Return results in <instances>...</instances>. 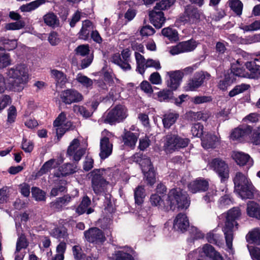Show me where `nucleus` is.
<instances>
[{
	"instance_id": "obj_45",
	"label": "nucleus",
	"mask_w": 260,
	"mask_h": 260,
	"mask_svg": "<svg viewBox=\"0 0 260 260\" xmlns=\"http://www.w3.org/2000/svg\"><path fill=\"white\" fill-rule=\"evenodd\" d=\"M161 33L163 36L168 38L169 40L176 41L178 39L177 31L172 28H164L162 29Z\"/></svg>"
},
{
	"instance_id": "obj_55",
	"label": "nucleus",
	"mask_w": 260,
	"mask_h": 260,
	"mask_svg": "<svg viewBox=\"0 0 260 260\" xmlns=\"http://www.w3.org/2000/svg\"><path fill=\"white\" fill-rule=\"evenodd\" d=\"M246 68L247 71L248 72V75L249 77H247L248 78H255V71H256L257 65L252 62H247L245 63Z\"/></svg>"
},
{
	"instance_id": "obj_24",
	"label": "nucleus",
	"mask_w": 260,
	"mask_h": 260,
	"mask_svg": "<svg viewBox=\"0 0 260 260\" xmlns=\"http://www.w3.org/2000/svg\"><path fill=\"white\" fill-rule=\"evenodd\" d=\"M50 75L54 80L56 85L61 88L68 82L67 75L61 71L52 69L50 70Z\"/></svg>"
},
{
	"instance_id": "obj_16",
	"label": "nucleus",
	"mask_w": 260,
	"mask_h": 260,
	"mask_svg": "<svg viewBox=\"0 0 260 260\" xmlns=\"http://www.w3.org/2000/svg\"><path fill=\"white\" fill-rule=\"evenodd\" d=\"M201 14L197 8L191 5L185 7L182 21L190 24L196 23L200 18Z\"/></svg>"
},
{
	"instance_id": "obj_6",
	"label": "nucleus",
	"mask_w": 260,
	"mask_h": 260,
	"mask_svg": "<svg viewBox=\"0 0 260 260\" xmlns=\"http://www.w3.org/2000/svg\"><path fill=\"white\" fill-rule=\"evenodd\" d=\"M126 116V109L121 105H118L109 112L105 117L104 121L105 123L112 124L115 122L121 121Z\"/></svg>"
},
{
	"instance_id": "obj_14",
	"label": "nucleus",
	"mask_w": 260,
	"mask_h": 260,
	"mask_svg": "<svg viewBox=\"0 0 260 260\" xmlns=\"http://www.w3.org/2000/svg\"><path fill=\"white\" fill-rule=\"evenodd\" d=\"M205 75L203 72L196 73L193 77L189 79L184 86L186 91H194L203 83Z\"/></svg>"
},
{
	"instance_id": "obj_1",
	"label": "nucleus",
	"mask_w": 260,
	"mask_h": 260,
	"mask_svg": "<svg viewBox=\"0 0 260 260\" xmlns=\"http://www.w3.org/2000/svg\"><path fill=\"white\" fill-rule=\"evenodd\" d=\"M150 200L152 205L164 210H168L169 207L172 210L176 208L186 209L190 205L187 193L180 188H173L169 191L166 200L167 205L163 204L160 197L158 194H152Z\"/></svg>"
},
{
	"instance_id": "obj_15",
	"label": "nucleus",
	"mask_w": 260,
	"mask_h": 260,
	"mask_svg": "<svg viewBox=\"0 0 260 260\" xmlns=\"http://www.w3.org/2000/svg\"><path fill=\"white\" fill-rule=\"evenodd\" d=\"M78 196V191L75 190L74 195L66 194L60 198H57L50 204V207L56 211H60L64 206H67L75 196Z\"/></svg>"
},
{
	"instance_id": "obj_38",
	"label": "nucleus",
	"mask_w": 260,
	"mask_h": 260,
	"mask_svg": "<svg viewBox=\"0 0 260 260\" xmlns=\"http://www.w3.org/2000/svg\"><path fill=\"white\" fill-rule=\"evenodd\" d=\"M228 4L231 9L237 15L242 14L243 5L240 0H229Z\"/></svg>"
},
{
	"instance_id": "obj_57",
	"label": "nucleus",
	"mask_w": 260,
	"mask_h": 260,
	"mask_svg": "<svg viewBox=\"0 0 260 260\" xmlns=\"http://www.w3.org/2000/svg\"><path fill=\"white\" fill-rule=\"evenodd\" d=\"M241 28L246 31L260 29V20H256L250 25H244Z\"/></svg>"
},
{
	"instance_id": "obj_2",
	"label": "nucleus",
	"mask_w": 260,
	"mask_h": 260,
	"mask_svg": "<svg viewBox=\"0 0 260 260\" xmlns=\"http://www.w3.org/2000/svg\"><path fill=\"white\" fill-rule=\"evenodd\" d=\"M6 75L10 80L11 87L14 90L20 91L28 80V70L24 64H19L7 70Z\"/></svg>"
},
{
	"instance_id": "obj_30",
	"label": "nucleus",
	"mask_w": 260,
	"mask_h": 260,
	"mask_svg": "<svg viewBox=\"0 0 260 260\" xmlns=\"http://www.w3.org/2000/svg\"><path fill=\"white\" fill-rule=\"evenodd\" d=\"M92 23L88 20H84L82 23V26L79 32V38L84 40H87L89 32L92 30Z\"/></svg>"
},
{
	"instance_id": "obj_54",
	"label": "nucleus",
	"mask_w": 260,
	"mask_h": 260,
	"mask_svg": "<svg viewBox=\"0 0 260 260\" xmlns=\"http://www.w3.org/2000/svg\"><path fill=\"white\" fill-rule=\"evenodd\" d=\"M140 165L141 167L142 172L147 171L149 169L153 168L149 158L144 157L140 160Z\"/></svg>"
},
{
	"instance_id": "obj_4",
	"label": "nucleus",
	"mask_w": 260,
	"mask_h": 260,
	"mask_svg": "<svg viewBox=\"0 0 260 260\" xmlns=\"http://www.w3.org/2000/svg\"><path fill=\"white\" fill-rule=\"evenodd\" d=\"M233 180L236 191L243 199L253 197L254 186L244 174L237 172Z\"/></svg>"
},
{
	"instance_id": "obj_39",
	"label": "nucleus",
	"mask_w": 260,
	"mask_h": 260,
	"mask_svg": "<svg viewBox=\"0 0 260 260\" xmlns=\"http://www.w3.org/2000/svg\"><path fill=\"white\" fill-rule=\"evenodd\" d=\"M66 182L64 180H59L57 185L53 187L50 192V196L56 197L59 193L64 192L66 190Z\"/></svg>"
},
{
	"instance_id": "obj_9",
	"label": "nucleus",
	"mask_w": 260,
	"mask_h": 260,
	"mask_svg": "<svg viewBox=\"0 0 260 260\" xmlns=\"http://www.w3.org/2000/svg\"><path fill=\"white\" fill-rule=\"evenodd\" d=\"M121 55L122 59L119 54H114L111 58V61L117 64L124 71L130 70L131 69V67L129 64L130 51L128 49H124L121 52Z\"/></svg>"
},
{
	"instance_id": "obj_43",
	"label": "nucleus",
	"mask_w": 260,
	"mask_h": 260,
	"mask_svg": "<svg viewBox=\"0 0 260 260\" xmlns=\"http://www.w3.org/2000/svg\"><path fill=\"white\" fill-rule=\"evenodd\" d=\"M175 0H161L156 3L153 9L158 11H162L170 8L173 5Z\"/></svg>"
},
{
	"instance_id": "obj_64",
	"label": "nucleus",
	"mask_w": 260,
	"mask_h": 260,
	"mask_svg": "<svg viewBox=\"0 0 260 260\" xmlns=\"http://www.w3.org/2000/svg\"><path fill=\"white\" fill-rule=\"evenodd\" d=\"M11 103V100L10 96L8 95H3L0 98V111L4 109Z\"/></svg>"
},
{
	"instance_id": "obj_19",
	"label": "nucleus",
	"mask_w": 260,
	"mask_h": 260,
	"mask_svg": "<svg viewBox=\"0 0 260 260\" xmlns=\"http://www.w3.org/2000/svg\"><path fill=\"white\" fill-rule=\"evenodd\" d=\"M208 186L209 183L207 180L203 179H198L190 182L188 185V188L191 193H196L206 191Z\"/></svg>"
},
{
	"instance_id": "obj_27",
	"label": "nucleus",
	"mask_w": 260,
	"mask_h": 260,
	"mask_svg": "<svg viewBox=\"0 0 260 260\" xmlns=\"http://www.w3.org/2000/svg\"><path fill=\"white\" fill-rule=\"evenodd\" d=\"M218 141V138L216 136L208 134L202 139V145L205 149L213 148Z\"/></svg>"
},
{
	"instance_id": "obj_12",
	"label": "nucleus",
	"mask_w": 260,
	"mask_h": 260,
	"mask_svg": "<svg viewBox=\"0 0 260 260\" xmlns=\"http://www.w3.org/2000/svg\"><path fill=\"white\" fill-rule=\"evenodd\" d=\"M62 101L66 104L77 103L83 100V96L77 90L67 89L63 91L60 94Z\"/></svg>"
},
{
	"instance_id": "obj_48",
	"label": "nucleus",
	"mask_w": 260,
	"mask_h": 260,
	"mask_svg": "<svg viewBox=\"0 0 260 260\" xmlns=\"http://www.w3.org/2000/svg\"><path fill=\"white\" fill-rule=\"evenodd\" d=\"M249 87L250 85L246 84H241L240 85H236L230 91L229 95L231 97L234 96L237 94L247 90Z\"/></svg>"
},
{
	"instance_id": "obj_17",
	"label": "nucleus",
	"mask_w": 260,
	"mask_h": 260,
	"mask_svg": "<svg viewBox=\"0 0 260 260\" xmlns=\"http://www.w3.org/2000/svg\"><path fill=\"white\" fill-rule=\"evenodd\" d=\"M169 76L167 81V86L172 90H175L180 85L183 76V73L180 71H170L167 73Z\"/></svg>"
},
{
	"instance_id": "obj_7",
	"label": "nucleus",
	"mask_w": 260,
	"mask_h": 260,
	"mask_svg": "<svg viewBox=\"0 0 260 260\" xmlns=\"http://www.w3.org/2000/svg\"><path fill=\"white\" fill-rule=\"evenodd\" d=\"M92 176V187L94 192L98 194L103 192L106 189L108 182L102 176L100 170H94L90 173Z\"/></svg>"
},
{
	"instance_id": "obj_10",
	"label": "nucleus",
	"mask_w": 260,
	"mask_h": 260,
	"mask_svg": "<svg viewBox=\"0 0 260 260\" xmlns=\"http://www.w3.org/2000/svg\"><path fill=\"white\" fill-rule=\"evenodd\" d=\"M197 46V43L193 40H189L179 43L176 46H173L170 52L174 55L180 53L193 51Z\"/></svg>"
},
{
	"instance_id": "obj_32",
	"label": "nucleus",
	"mask_w": 260,
	"mask_h": 260,
	"mask_svg": "<svg viewBox=\"0 0 260 260\" xmlns=\"http://www.w3.org/2000/svg\"><path fill=\"white\" fill-rule=\"evenodd\" d=\"M246 239L250 243L260 245V229L256 228L249 231L246 236Z\"/></svg>"
},
{
	"instance_id": "obj_61",
	"label": "nucleus",
	"mask_w": 260,
	"mask_h": 260,
	"mask_svg": "<svg viewBox=\"0 0 260 260\" xmlns=\"http://www.w3.org/2000/svg\"><path fill=\"white\" fill-rule=\"evenodd\" d=\"M155 33L154 29L150 25H145L142 27L140 34L143 37L151 36Z\"/></svg>"
},
{
	"instance_id": "obj_49",
	"label": "nucleus",
	"mask_w": 260,
	"mask_h": 260,
	"mask_svg": "<svg viewBox=\"0 0 260 260\" xmlns=\"http://www.w3.org/2000/svg\"><path fill=\"white\" fill-rule=\"evenodd\" d=\"M76 167L71 164H63L60 167V170L62 172V175L66 176L76 172Z\"/></svg>"
},
{
	"instance_id": "obj_56",
	"label": "nucleus",
	"mask_w": 260,
	"mask_h": 260,
	"mask_svg": "<svg viewBox=\"0 0 260 260\" xmlns=\"http://www.w3.org/2000/svg\"><path fill=\"white\" fill-rule=\"evenodd\" d=\"M250 256L253 260H260V248L247 246Z\"/></svg>"
},
{
	"instance_id": "obj_26",
	"label": "nucleus",
	"mask_w": 260,
	"mask_h": 260,
	"mask_svg": "<svg viewBox=\"0 0 260 260\" xmlns=\"http://www.w3.org/2000/svg\"><path fill=\"white\" fill-rule=\"evenodd\" d=\"M138 135L129 131L126 132L123 136V142L125 145L134 149L137 142Z\"/></svg>"
},
{
	"instance_id": "obj_22",
	"label": "nucleus",
	"mask_w": 260,
	"mask_h": 260,
	"mask_svg": "<svg viewBox=\"0 0 260 260\" xmlns=\"http://www.w3.org/2000/svg\"><path fill=\"white\" fill-rule=\"evenodd\" d=\"M251 127L249 125L242 126L235 128L231 133L230 137L233 140H240L251 133Z\"/></svg>"
},
{
	"instance_id": "obj_13",
	"label": "nucleus",
	"mask_w": 260,
	"mask_h": 260,
	"mask_svg": "<svg viewBox=\"0 0 260 260\" xmlns=\"http://www.w3.org/2000/svg\"><path fill=\"white\" fill-rule=\"evenodd\" d=\"M79 141L77 139H74L70 143L67 150V154L70 156H72L74 160L77 161L80 160L85 153V149L79 147Z\"/></svg>"
},
{
	"instance_id": "obj_62",
	"label": "nucleus",
	"mask_w": 260,
	"mask_h": 260,
	"mask_svg": "<svg viewBox=\"0 0 260 260\" xmlns=\"http://www.w3.org/2000/svg\"><path fill=\"white\" fill-rule=\"evenodd\" d=\"M16 115L17 112L15 107L11 106L8 110V121L10 123L14 122Z\"/></svg>"
},
{
	"instance_id": "obj_53",
	"label": "nucleus",
	"mask_w": 260,
	"mask_h": 260,
	"mask_svg": "<svg viewBox=\"0 0 260 260\" xmlns=\"http://www.w3.org/2000/svg\"><path fill=\"white\" fill-rule=\"evenodd\" d=\"M234 81V79L230 77L229 74L225 75V78L223 80L220 81L218 84V87L220 89L224 90Z\"/></svg>"
},
{
	"instance_id": "obj_33",
	"label": "nucleus",
	"mask_w": 260,
	"mask_h": 260,
	"mask_svg": "<svg viewBox=\"0 0 260 260\" xmlns=\"http://www.w3.org/2000/svg\"><path fill=\"white\" fill-rule=\"evenodd\" d=\"M56 160L55 159H50V160L45 162L42 166L40 170L36 173L35 177L36 178L39 177L43 175L46 174L51 169L56 167Z\"/></svg>"
},
{
	"instance_id": "obj_36",
	"label": "nucleus",
	"mask_w": 260,
	"mask_h": 260,
	"mask_svg": "<svg viewBox=\"0 0 260 260\" xmlns=\"http://www.w3.org/2000/svg\"><path fill=\"white\" fill-rule=\"evenodd\" d=\"M45 3V0H36L27 4L21 6L20 9L22 12H30L37 9L40 5L44 4Z\"/></svg>"
},
{
	"instance_id": "obj_52",
	"label": "nucleus",
	"mask_w": 260,
	"mask_h": 260,
	"mask_svg": "<svg viewBox=\"0 0 260 260\" xmlns=\"http://www.w3.org/2000/svg\"><path fill=\"white\" fill-rule=\"evenodd\" d=\"M143 172L146 177L147 183L150 185H153L155 182V174L154 168H150L147 171Z\"/></svg>"
},
{
	"instance_id": "obj_29",
	"label": "nucleus",
	"mask_w": 260,
	"mask_h": 260,
	"mask_svg": "<svg viewBox=\"0 0 260 260\" xmlns=\"http://www.w3.org/2000/svg\"><path fill=\"white\" fill-rule=\"evenodd\" d=\"M247 214L252 217L260 219V206L254 202H249L247 205Z\"/></svg>"
},
{
	"instance_id": "obj_46",
	"label": "nucleus",
	"mask_w": 260,
	"mask_h": 260,
	"mask_svg": "<svg viewBox=\"0 0 260 260\" xmlns=\"http://www.w3.org/2000/svg\"><path fill=\"white\" fill-rule=\"evenodd\" d=\"M11 64L10 56L0 48V69L6 68Z\"/></svg>"
},
{
	"instance_id": "obj_25",
	"label": "nucleus",
	"mask_w": 260,
	"mask_h": 260,
	"mask_svg": "<svg viewBox=\"0 0 260 260\" xmlns=\"http://www.w3.org/2000/svg\"><path fill=\"white\" fill-rule=\"evenodd\" d=\"M128 251V252L122 250L117 251L109 257V260H134V250L129 249Z\"/></svg>"
},
{
	"instance_id": "obj_50",
	"label": "nucleus",
	"mask_w": 260,
	"mask_h": 260,
	"mask_svg": "<svg viewBox=\"0 0 260 260\" xmlns=\"http://www.w3.org/2000/svg\"><path fill=\"white\" fill-rule=\"evenodd\" d=\"M28 242L27 241L26 237L23 234H21L18 238L16 242V250L21 251L25 249L28 246Z\"/></svg>"
},
{
	"instance_id": "obj_35",
	"label": "nucleus",
	"mask_w": 260,
	"mask_h": 260,
	"mask_svg": "<svg viewBox=\"0 0 260 260\" xmlns=\"http://www.w3.org/2000/svg\"><path fill=\"white\" fill-rule=\"evenodd\" d=\"M145 196V191L143 186L139 185L135 188L134 197L136 204L141 205L143 202Z\"/></svg>"
},
{
	"instance_id": "obj_20",
	"label": "nucleus",
	"mask_w": 260,
	"mask_h": 260,
	"mask_svg": "<svg viewBox=\"0 0 260 260\" xmlns=\"http://www.w3.org/2000/svg\"><path fill=\"white\" fill-rule=\"evenodd\" d=\"M149 16L151 23L156 28L161 27L166 21L164 14L162 11H158L153 9L149 12Z\"/></svg>"
},
{
	"instance_id": "obj_34",
	"label": "nucleus",
	"mask_w": 260,
	"mask_h": 260,
	"mask_svg": "<svg viewBox=\"0 0 260 260\" xmlns=\"http://www.w3.org/2000/svg\"><path fill=\"white\" fill-rule=\"evenodd\" d=\"M44 23L52 27H56L59 25V20L57 17L53 13L49 12L43 16Z\"/></svg>"
},
{
	"instance_id": "obj_40",
	"label": "nucleus",
	"mask_w": 260,
	"mask_h": 260,
	"mask_svg": "<svg viewBox=\"0 0 260 260\" xmlns=\"http://www.w3.org/2000/svg\"><path fill=\"white\" fill-rule=\"evenodd\" d=\"M50 234L56 238L65 239L68 237L67 229L63 226L55 228L51 230Z\"/></svg>"
},
{
	"instance_id": "obj_23",
	"label": "nucleus",
	"mask_w": 260,
	"mask_h": 260,
	"mask_svg": "<svg viewBox=\"0 0 260 260\" xmlns=\"http://www.w3.org/2000/svg\"><path fill=\"white\" fill-rule=\"evenodd\" d=\"M232 157L238 165L240 166L247 165L251 167L253 165V160L250 156L242 152H234Z\"/></svg>"
},
{
	"instance_id": "obj_11",
	"label": "nucleus",
	"mask_w": 260,
	"mask_h": 260,
	"mask_svg": "<svg viewBox=\"0 0 260 260\" xmlns=\"http://www.w3.org/2000/svg\"><path fill=\"white\" fill-rule=\"evenodd\" d=\"M84 236L87 241L90 243H102L105 240V237L102 230L97 228H92L84 232Z\"/></svg>"
},
{
	"instance_id": "obj_5",
	"label": "nucleus",
	"mask_w": 260,
	"mask_h": 260,
	"mask_svg": "<svg viewBox=\"0 0 260 260\" xmlns=\"http://www.w3.org/2000/svg\"><path fill=\"white\" fill-rule=\"evenodd\" d=\"M189 142L187 138H183L176 134H169L166 136L164 145L165 150L171 153L179 148L186 147Z\"/></svg>"
},
{
	"instance_id": "obj_18",
	"label": "nucleus",
	"mask_w": 260,
	"mask_h": 260,
	"mask_svg": "<svg viewBox=\"0 0 260 260\" xmlns=\"http://www.w3.org/2000/svg\"><path fill=\"white\" fill-rule=\"evenodd\" d=\"M113 144L110 142L109 139L106 137H104L100 140V157L102 159H105L108 157L112 152Z\"/></svg>"
},
{
	"instance_id": "obj_31",
	"label": "nucleus",
	"mask_w": 260,
	"mask_h": 260,
	"mask_svg": "<svg viewBox=\"0 0 260 260\" xmlns=\"http://www.w3.org/2000/svg\"><path fill=\"white\" fill-rule=\"evenodd\" d=\"M90 200L88 197H84L81 203L76 209V213H77L79 215L82 214L86 211L88 214L92 213L93 211V210L90 208L88 209L87 208L90 205Z\"/></svg>"
},
{
	"instance_id": "obj_51",
	"label": "nucleus",
	"mask_w": 260,
	"mask_h": 260,
	"mask_svg": "<svg viewBox=\"0 0 260 260\" xmlns=\"http://www.w3.org/2000/svg\"><path fill=\"white\" fill-rule=\"evenodd\" d=\"M204 126L200 123L194 124L191 129V133L193 136L200 138L204 133Z\"/></svg>"
},
{
	"instance_id": "obj_59",
	"label": "nucleus",
	"mask_w": 260,
	"mask_h": 260,
	"mask_svg": "<svg viewBox=\"0 0 260 260\" xmlns=\"http://www.w3.org/2000/svg\"><path fill=\"white\" fill-rule=\"evenodd\" d=\"M147 68H154L156 70H159L161 69V66L158 60L148 59L145 63V69Z\"/></svg>"
},
{
	"instance_id": "obj_3",
	"label": "nucleus",
	"mask_w": 260,
	"mask_h": 260,
	"mask_svg": "<svg viewBox=\"0 0 260 260\" xmlns=\"http://www.w3.org/2000/svg\"><path fill=\"white\" fill-rule=\"evenodd\" d=\"M241 211L238 207H234L226 213L224 226L222 228L226 241V246L229 249L232 247L233 231L234 226L238 229V223L236 221L241 216Z\"/></svg>"
},
{
	"instance_id": "obj_47",
	"label": "nucleus",
	"mask_w": 260,
	"mask_h": 260,
	"mask_svg": "<svg viewBox=\"0 0 260 260\" xmlns=\"http://www.w3.org/2000/svg\"><path fill=\"white\" fill-rule=\"evenodd\" d=\"M76 79L79 83L86 88L90 87L93 84L91 79L81 74H77Z\"/></svg>"
},
{
	"instance_id": "obj_8",
	"label": "nucleus",
	"mask_w": 260,
	"mask_h": 260,
	"mask_svg": "<svg viewBox=\"0 0 260 260\" xmlns=\"http://www.w3.org/2000/svg\"><path fill=\"white\" fill-rule=\"evenodd\" d=\"M209 166L218 175L221 180L229 178V167L224 160L220 158H214L209 164Z\"/></svg>"
},
{
	"instance_id": "obj_28",
	"label": "nucleus",
	"mask_w": 260,
	"mask_h": 260,
	"mask_svg": "<svg viewBox=\"0 0 260 260\" xmlns=\"http://www.w3.org/2000/svg\"><path fill=\"white\" fill-rule=\"evenodd\" d=\"M230 77L236 80L235 77L247 78L249 77L248 72L243 68L240 67L238 65H234L232 67L231 72L229 73Z\"/></svg>"
},
{
	"instance_id": "obj_21",
	"label": "nucleus",
	"mask_w": 260,
	"mask_h": 260,
	"mask_svg": "<svg viewBox=\"0 0 260 260\" xmlns=\"http://www.w3.org/2000/svg\"><path fill=\"white\" fill-rule=\"evenodd\" d=\"M189 223L186 215L184 214H178L174 220L173 227L177 231L184 232L187 230Z\"/></svg>"
},
{
	"instance_id": "obj_63",
	"label": "nucleus",
	"mask_w": 260,
	"mask_h": 260,
	"mask_svg": "<svg viewBox=\"0 0 260 260\" xmlns=\"http://www.w3.org/2000/svg\"><path fill=\"white\" fill-rule=\"evenodd\" d=\"M21 148L25 152H30L33 150L34 144L30 141H27L23 138Z\"/></svg>"
},
{
	"instance_id": "obj_58",
	"label": "nucleus",
	"mask_w": 260,
	"mask_h": 260,
	"mask_svg": "<svg viewBox=\"0 0 260 260\" xmlns=\"http://www.w3.org/2000/svg\"><path fill=\"white\" fill-rule=\"evenodd\" d=\"M24 26V23L21 21L8 23L6 25L5 28L7 30L20 29Z\"/></svg>"
},
{
	"instance_id": "obj_60",
	"label": "nucleus",
	"mask_w": 260,
	"mask_h": 260,
	"mask_svg": "<svg viewBox=\"0 0 260 260\" xmlns=\"http://www.w3.org/2000/svg\"><path fill=\"white\" fill-rule=\"evenodd\" d=\"M251 142L255 145L260 144V127L253 129L251 138Z\"/></svg>"
},
{
	"instance_id": "obj_42",
	"label": "nucleus",
	"mask_w": 260,
	"mask_h": 260,
	"mask_svg": "<svg viewBox=\"0 0 260 260\" xmlns=\"http://www.w3.org/2000/svg\"><path fill=\"white\" fill-rule=\"evenodd\" d=\"M32 197L37 201H44L46 200V192L37 187L31 188Z\"/></svg>"
},
{
	"instance_id": "obj_37",
	"label": "nucleus",
	"mask_w": 260,
	"mask_h": 260,
	"mask_svg": "<svg viewBox=\"0 0 260 260\" xmlns=\"http://www.w3.org/2000/svg\"><path fill=\"white\" fill-rule=\"evenodd\" d=\"M178 116V114L175 113H170L165 114L162 119L164 127L166 128L170 127V126L175 122Z\"/></svg>"
},
{
	"instance_id": "obj_44",
	"label": "nucleus",
	"mask_w": 260,
	"mask_h": 260,
	"mask_svg": "<svg viewBox=\"0 0 260 260\" xmlns=\"http://www.w3.org/2000/svg\"><path fill=\"white\" fill-rule=\"evenodd\" d=\"M73 110L77 114L80 115L85 118L90 117L92 114V112L89 111L82 106L74 105L73 107Z\"/></svg>"
},
{
	"instance_id": "obj_41",
	"label": "nucleus",
	"mask_w": 260,
	"mask_h": 260,
	"mask_svg": "<svg viewBox=\"0 0 260 260\" xmlns=\"http://www.w3.org/2000/svg\"><path fill=\"white\" fill-rule=\"evenodd\" d=\"M135 57L137 64V70L141 74L145 72V66L146 60L143 56L138 52L135 53Z\"/></svg>"
}]
</instances>
